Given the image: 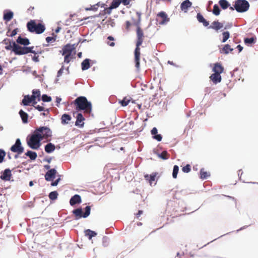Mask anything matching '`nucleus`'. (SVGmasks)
<instances>
[{
  "label": "nucleus",
  "instance_id": "f257e3e1",
  "mask_svg": "<svg viewBox=\"0 0 258 258\" xmlns=\"http://www.w3.org/2000/svg\"><path fill=\"white\" fill-rule=\"evenodd\" d=\"M137 40L136 43V48L135 50V62L137 70L139 72L140 70V46L142 44L144 40L145 35L143 29L138 26L136 29Z\"/></svg>",
  "mask_w": 258,
  "mask_h": 258
},
{
  "label": "nucleus",
  "instance_id": "f03ea898",
  "mask_svg": "<svg viewBox=\"0 0 258 258\" xmlns=\"http://www.w3.org/2000/svg\"><path fill=\"white\" fill-rule=\"evenodd\" d=\"M73 103L76 106V109L77 111L84 110L85 113L89 114L92 110L91 103L89 102L85 97H77Z\"/></svg>",
  "mask_w": 258,
  "mask_h": 258
},
{
  "label": "nucleus",
  "instance_id": "7ed1b4c3",
  "mask_svg": "<svg viewBox=\"0 0 258 258\" xmlns=\"http://www.w3.org/2000/svg\"><path fill=\"white\" fill-rule=\"evenodd\" d=\"M27 28L31 33L40 34L45 30V26L41 23H37L36 20H31L27 23Z\"/></svg>",
  "mask_w": 258,
  "mask_h": 258
},
{
  "label": "nucleus",
  "instance_id": "20e7f679",
  "mask_svg": "<svg viewBox=\"0 0 258 258\" xmlns=\"http://www.w3.org/2000/svg\"><path fill=\"white\" fill-rule=\"evenodd\" d=\"M75 44L72 45L70 44H68L63 47L62 54L64 55V62L68 63L71 61L72 59L75 58Z\"/></svg>",
  "mask_w": 258,
  "mask_h": 258
},
{
  "label": "nucleus",
  "instance_id": "39448f33",
  "mask_svg": "<svg viewBox=\"0 0 258 258\" xmlns=\"http://www.w3.org/2000/svg\"><path fill=\"white\" fill-rule=\"evenodd\" d=\"M41 139L40 136L36 133L35 130L33 134L27 139V143L29 147L32 149L37 150L41 145Z\"/></svg>",
  "mask_w": 258,
  "mask_h": 258
},
{
  "label": "nucleus",
  "instance_id": "423d86ee",
  "mask_svg": "<svg viewBox=\"0 0 258 258\" xmlns=\"http://www.w3.org/2000/svg\"><path fill=\"white\" fill-rule=\"evenodd\" d=\"M34 47H22L13 42V51L17 55H23L32 53L36 54V52L33 50Z\"/></svg>",
  "mask_w": 258,
  "mask_h": 258
},
{
  "label": "nucleus",
  "instance_id": "0eeeda50",
  "mask_svg": "<svg viewBox=\"0 0 258 258\" xmlns=\"http://www.w3.org/2000/svg\"><path fill=\"white\" fill-rule=\"evenodd\" d=\"M35 131L37 134H38L39 136H40L41 140H43V139H46L48 141L50 140L48 139L51 137L52 132L49 127L47 126L40 127L36 128Z\"/></svg>",
  "mask_w": 258,
  "mask_h": 258
},
{
  "label": "nucleus",
  "instance_id": "6e6552de",
  "mask_svg": "<svg viewBox=\"0 0 258 258\" xmlns=\"http://www.w3.org/2000/svg\"><path fill=\"white\" fill-rule=\"evenodd\" d=\"M234 7L237 12L243 13L248 10L249 4L246 0H237L235 2Z\"/></svg>",
  "mask_w": 258,
  "mask_h": 258
},
{
  "label": "nucleus",
  "instance_id": "1a4fd4ad",
  "mask_svg": "<svg viewBox=\"0 0 258 258\" xmlns=\"http://www.w3.org/2000/svg\"><path fill=\"white\" fill-rule=\"evenodd\" d=\"M91 207L90 206H86L85 208V212L83 213L82 209L78 208L73 211V213L74 214L76 219L78 220L81 218H86L90 214Z\"/></svg>",
  "mask_w": 258,
  "mask_h": 258
},
{
  "label": "nucleus",
  "instance_id": "9d476101",
  "mask_svg": "<svg viewBox=\"0 0 258 258\" xmlns=\"http://www.w3.org/2000/svg\"><path fill=\"white\" fill-rule=\"evenodd\" d=\"M10 150L12 152L16 153L18 155L21 154L24 152V149L22 146V144L20 139H17L16 140L15 144L11 147Z\"/></svg>",
  "mask_w": 258,
  "mask_h": 258
},
{
  "label": "nucleus",
  "instance_id": "9b49d317",
  "mask_svg": "<svg viewBox=\"0 0 258 258\" xmlns=\"http://www.w3.org/2000/svg\"><path fill=\"white\" fill-rule=\"evenodd\" d=\"M156 21L159 25H164L169 21V18L164 12H160L157 15Z\"/></svg>",
  "mask_w": 258,
  "mask_h": 258
},
{
  "label": "nucleus",
  "instance_id": "f8f14e48",
  "mask_svg": "<svg viewBox=\"0 0 258 258\" xmlns=\"http://www.w3.org/2000/svg\"><path fill=\"white\" fill-rule=\"evenodd\" d=\"M56 170L54 169L49 170L45 175V180L47 181H52L55 178L56 174Z\"/></svg>",
  "mask_w": 258,
  "mask_h": 258
},
{
  "label": "nucleus",
  "instance_id": "ddd939ff",
  "mask_svg": "<svg viewBox=\"0 0 258 258\" xmlns=\"http://www.w3.org/2000/svg\"><path fill=\"white\" fill-rule=\"evenodd\" d=\"M76 121L75 122V125L80 127H82L84 126L85 118L83 117V115L81 113H79L77 114L76 116Z\"/></svg>",
  "mask_w": 258,
  "mask_h": 258
},
{
  "label": "nucleus",
  "instance_id": "4468645a",
  "mask_svg": "<svg viewBox=\"0 0 258 258\" xmlns=\"http://www.w3.org/2000/svg\"><path fill=\"white\" fill-rule=\"evenodd\" d=\"M14 22L15 24H16L17 22L16 20H14V21H13L12 24L11 25H9L8 28V31L7 32L6 35L7 36L9 37H13L15 36L18 32V28H15L12 31H11V26L13 25Z\"/></svg>",
  "mask_w": 258,
  "mask_h": 258
},
{
  "label": "nucleus",
  "instance_id": "2eb2a0df",
  "mask_svg": "<svg viewBox=\"0 0 258 258\" xmlns=\"http://www.w3.org/2000/svg\"><path fill=\"white\" fill-rule=\"evenodd\" d=\"M224 70V67L222 64L219 62H217L214 64V67L212 69V71L214 73L222 74Z\"/></svg>",
  "mask_w": 258,
  "mask_h": 258
},
{
  "label": "nucleus",
  "instance_id": "dca6fc26",
  "mask_svg": "<svg viewBox=\"0 0 258 258\" xmlns=\"http://www.w3.org/2000/svg\"><path fill=\"white\" fill-rule=\"evenodd\" d=\"M210 80L215 84L220 83L222 81V77L221 74L213 73L210 76Z\"/></svg>",
  "mask_w": 258,
  "mask_h": 258
},
{
  "label": "nucleus",
  "instance_id": "f3484780",
  "mask_svg": "<svg viewBox=\"0 0 258 258\" xmlns=\"http://www.w3.org/2000/svg\"><path fill=\"white\" fill-rule=\"evenodd\" d=\"M81 197L79 195H75L71 198L70 204L71 206H74L77 204L81 203Z\"/></svg>",
  "mask_w": 258,
  "mask_h": 258
},
{
  "label": "nucleus",
  "instance_id": "a211bd4d",
  "mask_svg": "<svg viewBox=\"0 0 258 258\" xmlns=\"http://www.w3.org/2000/svg\"><path fill=\"white\" fill-rule=\"evenodd\" d=\"M12 176L11 171L10 169H6L3 175H1V178L4 180L8 181L10 180Z\"/></svg>",
  "mask_w": 258,
  "mask_h": 258
},
{
  "label": "nucleus",
  "instance_id": "6ab92c4d",
  "mask_svg": "<svg viewBox=\"0 0 258 258\" xmlns=\"http://www.w3.org/2000/svg\"><path fill=\"white\" fill-rule=\"evenodd\" d=\"M223 25L222 23L218 22V21H215L212 23L211 25L209 26V28L215 30L216 31H218L223 28Z\"/></svg>",
  "mask_w": 258,
  "mask_h": 258
},
{
  "label": "nucleus",
  "instance_id": "aec40b11",
  "mask_svg": "<svg viewBox=\"0 0 258 258\" xmlns=\"http://www.w3.org/2000/svg\"><path fill=\"white\" fill-rule=\"evenodd\" d=\"M192 5V3L189 0L183 1L180 5V9L185 12H187L188 8H190Z\"/></svg>",
  "mask_w": 258,
  "mask_h": 258
},
{
  "label": "nucleus",
  "instance_id": "412c9836",
  "mask_svg": "<svg viewBox=\"0 0 258 258\" xmlns=\"http://www.w3.org/2000/svg\"><path fill=\"white\" fill-rule=\"evenodd\" d=\"M121 3L120 0H113L110 7L106 9V13L109 14L110 13V10L113 9H115L117 8L119 5Z\"/></svg>",
  "mask_w": 258,
  "mask_h": 258
},
{
  "label": "nucleus",
  "instance_id": "4be33fe9",
  "mask_svg": "<svg viewBox=\"0 0 258 258\" xmlns=\"http://www.w3.org/2000/svg\"><path fill=\"white\" fill-rule=\"evenodd\" d=\"M151 134L153 136V138L156 140L157 141L160 142L162 139V137L160 134H157V129L156 127H154L152 128L151 131Z\"/></svg>",
  "mask_w": 258,
  "mask_h": 258
},
{
  "label": "nucleus",
  "instance_id": "5701e85b",
  "mask_svg": "<svg viewBox=\"0 0 258 258\" xmlns=\"http://www.w3.org/2000/svg\"><path fill=\"white\" fill-rule=\"evenodd\" d=\"M16 41L18 44L24 46H27L30 44L29 40L28 38H23L20 36L18 37Z\"/></svg>",
  "mask_w": 258,
  "mask_h": 258
},
{
  "label": "nucleus",
  "instance_id": "b1692460",
  "mask_svg": "<svg viewBox=\"0 0 258 258\" xmlns=\"http://www.w3.org/2000/svg\"><path fill=\"white\" fill-rule=\"evenodd\" d=\"M197 20L198 21L200 22V23H203V25L205 26V27H207L209 25V23L208 21H207L204 18V17L203 16V15L199 13L197 14Z\"/></svg>",
  "mask_w": 258,
  "mask_h": 258
},
{
  "label": "nucleus",
  "instance_id": "393cba45",
  "mask_svg": "<svg viewBox=\"0 0 258 258\" xmlns=\"http://www.w3.org/2000/svg\"><path fill=\"white\" fill-rule=\"evenodd\" d=\"M157 176V173H153L150 175L148 174H146L144 175V178L146 180H148L151 185L152 184V182L154 181L155 180V178Z\"/></svg>",
  "mask_w": 258,
  "mask_h": 258
},
{
  "label": "nucleus",
  "instance_id": "a878e982",
  "mask_svg": "<svg viewBox=\"0 0 258 258\" xmlns=\"http://www.w3.org/2000/svg\"><path fill=\"white\" fill-rule=\"evenodd\" d=\"M71 119V115L68 114H63L61 117V122L62 124H68Z\"/></svg>",
  "mask_w": 258,
  "mask_h": 258
},
{
  "label": "nucleus",
  "instance_id": "bb28decb",
  "mask_svg": "<svg viewBox=\"0 0 258 258\" xmlns=\"http://www.w3.org/2000/svg\"><path fill=\"white\" fill-rule=\"evenodd\" d=\"M55 149V147L53 144L49 143L45 146V151L47 153H50L54 151Z\"/></svg>",
  "mask_w": 258,
  "mask_h": 258
},
{
  "label": "nucleus",
  "instance_id": "cd10ccee",
  "mask_svg": "<svg viewBox=\"0 0 258 258\" xmlns=\"http://www.w3.org/2000/svg\"><path fill=\"white\" fill-rule=\"evenodd\" d=\"M233 50V49L231 48L229 44H226L224 47L220 50L221 53L228 54L229 52H231Z\"/></svg>",
  "mask_w": 258,
  "mask_h": 258
},
{
  "label": "nucleus",
  "instance_id": "c85d7f7f",
  "mask_svg": "<svg viewBox=\"0 0 258 258\" xmlns=\"http://www.w3.org/2000/svg\"><path fill=\"white\" fill-rule=\"evenodd\" d=\"M81 67L83 71L88 70L90 67L89 59L86 58L84 59L81 63Z\"/></svg>",
  "mask_w": 258,
  "mask_h": 258
},
{
  "label": "nucleus",
  "instance_id": "c756f323",
  "mask_svg": "<svg viewBox=\"0 0 258 258\" xmlns=\"http://www.w3.org/2000/svg\"><path fill=\"white\" fill-rule=\"evenodd\" d=\"M19 114L21 117L23 122L24 123H27L28 117V114L24 112L23 110H20L19 111Z\"/></svg>",
  "mask_w": 258,
  "mask_h": 258
},
{
  "label": "nucleus",
  "instance_id": "7c9ffc66",
  "mask_svg": "<svg viewBox=\"0 0 258 258\" xmlns=\"http://www.w3.org/2000/svg\"><path fill=\"white\" fill-rule=\"evenodd\" d=\"M13 13L11 11H9L6 13H4L3 18L6 22H8L13 18Z\"/></svg>",
  "mask_w": 258,
  "mask_h": 258
},
{
  "label": "nucleus",
  "instance_id": "2f4dec72",
  "mask_svg": "<svg viewBox=\"0 0 258 258\" xmlns=\"http://www.w3.org/2000/svg\"><path fill=\"white\" fill-rule=\"evenodd\" d=\"M85 235L88 237L89 239H91L93 237L95 236L97 234L95 231H92L90 229H87L85 231Z\"/></svg>",
  "mask_w": 258,
  "mask_h": 258
},
{
  "label": "nucleus",
  "instance_id": "473e14b6",
  "mask_svg": "<svg viewBox=\"0 0 258 258\" xmlns=\"http://www.w3.org/2000/svg\"><path fill=\"white\" fill-rule=\"evenodd\" d=\"M25 155L27 156H28L30 158V159H31L32 160H35L37 157V153L35 152H33L31 151H28L25 153Z\"/></svg>",
  "mask_w": 258,
  "mask_h": 258
},
{
  "label": "nucleus",
  "instance_id": "72a5a7b5",
  "mask_svg": "<svg viewBox=\"0 0 258 258\" xmlns=\"http://www.w3.org/2000/svg\"><path fill=\"white\" fill-rule=\"evenodd\" d=\"M219 4L223 9H226L229 6V4L226 0H220Z\"/></svg>",
  "mask_w": 258,
  "mask_h": 258
},
{
  "label": "nucleus",
  "instance_id": "f704fd0d",
  "mask_svg": "<svg viewBox=\"0 0 258 258\" xmlns=\"http://www.w3.org/2000/svg\"><path fill=\"white\" fill-rule=\"evenodd\" d=\"M255 41L256 39L254 37L245 38L244 39V42L245 44L247 45L254 44L255 43Z\"/></svg>",
  "mask_w": 258,
  "mask_h": 258
},
{
  "label": "nucleus",
  "instance_id": "c9c22d12",
  "mask_svg": "<svg viewBox=\"0 0 258 258\" xmlns=\"http://www.w3.org/2000/svg\"><path fill=\"white\" fill-rule=\"evenodd\" d=\"M22 103L24 105H28L30 103H31L30 96L26 95L24 96V98L22 100Z\"/></svg>",
  "mask_w": 258,
  "mask_h": 258
},
{
  "label": "nucleus",
  "instance_id": "e433bc0d",
  "mask_svg": "<svg viewBox=\"0 0 258 258\" xmlns=\"http://www.w3.org/2000/svg\"><path fill=\"white\" fill-rule=\"evenodd\" d=\"M130 102V99L127 97H125L122 100L119 101V103L122 106H127Z\"/></svg>",
  "mask_w": 258,
  "mask_h": 258
},
{
  "label": "nucleus",
  "instance_id": "4c0bfd02",
  "mask_svg": "<svg viewBox=\"0 0 258 258\" xmlns=\"http://www.w3.org/2000/svg\"><path fill=\"white\" fill-rule=\"evenodd\" d=\"M212 12L214 15L216 16H218L220 13L221 10L219 6L215 4L213 7Z\"/></svg>",
  "mask_w": 258,
  "mask_h": 258
},
{
  "label": "nucleus",
  "instance_id": "58836bf2",
  "mask_svg": "<svg viewBox=\"0 0 258 258\" xmlns=\"http://www.w3.org/2000/svg\"><path fill=\"white\" fill-rule=\"evenodd\" d=\"M58 193L56 191H51L49 194V198L51 200H55L57 198Z\"/></svg>",
  "mask_w": 258,
  "mask_h": 258
},
{
  "label": "nucleus",
  "instance_id": "ea45409f",
  "mask_svg": "<svg viewBox=\"0 0 258 258\" xmlns=\"http://www.w3.org/2000/svg\"><path fill=\"white\" fill-rule=\"evenodd\" d=\"M200 175L202 179H206L209 176L208 173L204 169H202L200 170Z\"/></svg>",
  "mask_w": 258,
  "mask_h": 258
},
{
  "label": "nucleus",
  "instance_id": "a19ab883",
  "mask_svg": "<svg viewBox=\"0 0 258 258\" xmlns=\"http://www.w3.org/2000/svg\"><path fill=\"white\" fill-rule=\"evenodd\" d=\"M158 156L162 159L166 160L169 158L167 151H163L161 154H158Z\"/></svg>",
  "mask_w": 258,
  "mask_h": 258
},
{
  "label": "nucleus",
  "instance_id": "79ce46f5",
  "mask_svg": "<svg viewBox=\"0 0 258 258\" xmlns=\"http://www.w3.org/2000/svg\"><path fill=\"white\" fill-rule=\"evenodd\" d=\"M223 35V39L222 42H225L229 38L230 34L228 31H225L222 33Z\"/></svg>",
  "mask_w": 258,
  "mask_h": 258
},
{
  "label": "nucleus",
  "instance_id": "37998d69",
  "mask_svg": "<svg viewBox=\"0 0 258 258\" xmlns=\"http://www.w3.org/2000/svg\"><path fill=\"white\" fill-rule=\"evenodd\" d=\"M100 6L99 3L96 4V5H94L92 6H91L90 8H86L85 10L86 11H96L98 9V7Z\"/></svg>",
  "mask_w": 258,
  "mask_h": 258
},
{
  "label": "nucleus",
  "instance_id": "c03bdc74",
  "mask_svg": "<svg viewBox=\"0 0 258 258\" xmlns=\"http://www.w3.org/2000/svg\"><path fill=\"white\" fill-rule=\"evenodd\" d=\"M32 94L36 96L38 101L40 100V91L39 89H35L32 91Z\"/></svg>",
  "mask_w": 258,
  "mask_h": 258
},
{
  "label": "nucleus",
  "instance_id": "a18cd8bd",
  "mask_svg": "<svg viewBox=\"0 0 258 258\" xmlns=\"http://www.w3.org/2000/svg\"><path fill=\"white\" fill-rule=\"evenodd\" d=\"M179 168L177 165H174L173 167L172 176L174 178H177V173L178 172Z\"/></svg>",
  "mask_w": 258,
  "mask_h": 258
},
{
  "label": "nucleus",
  "instance_id": "49530a36",
  "mask_svg": "<svg viewBox=\"0 0 258 258\" xmlns=\"http://www.w3.org/2000/svg\"><path fill=\"white\" fill-rule=\"evenodd\" d=\"M43 102H50L51 101V98L50 96H47L46 94H44L42 96L41 98Z\"/></svg>",
  "mask_w": 258,
  "mask_h": 258
},
{
  "label": "nucleus",
  "instance_id": "de8ad7c7",
  "mask_svg": "<svg viewBox=\"0 0 258 258\" xmlns=\"http://www.w3.org/2000/svg\"><path fill=\"white\" fill-rule=\"evenodd\" d=\"M6 155V153L5 151L2 149H0V163H2L4 161Z\"/></svg>",
  "mask_w": 258,
  "mask_h": 258
},
{
  "label": "nucleus",
  "instance_id": "09e8293b",
  "mask_svg": "<svg viewBox=\"0 0 258 258\" xmlns=\"http://www.w3.org/2000/svg\"><path fill=\"white\" fill-rule=\"evenodd\" d=\"M190 166L189 164H187L182 168V171L184 173H188L190 172Z\"/></svg>",
  "mask_w": 258,
  "mask_h": 258
},
{
  "label": "nucleus",
  "instance_id": "8fccbe9b",
  "mask_svg": "<svg viewBox=\"0 0 258 258\" xmlns=\"http://www.w3.org/2000/svg\"><path fill=\"white\" fill-rule=\"evenodd\" d=\"M34 106L36 109H37L39 111H46L47 113H49V110L48 109L45 110V108L42 106L37 105H34Z\"/></svg>",
  "mask_w": 258,
  "mask_h": 258
},
{
  "label": "nucleus",
  "instance_id": "3c124183",
  "mask_svg": "<svg viewBox=\"0 0 258 258\" xmlns=\"http://www.w3.org/2000/svg\"><path fill=\"white\" fill-rule=\"evenodd\" d=\"M30 98L31 102L33 103V105H35L37 103V102L35 101V100L37 99L36 96H35L34 94H32L31 96H30Z\"/></svg>",
  "mask_w": 258,
  "mask_h": 258
},
{
  "label": "nucleus",
  "instance_id": "603ef678",
  "mask_svg": "<svg viewBox=\"0 0 258 258\" xmlns=\"http://www.w3.org/2000/svg\"><path fill=\"white\" fill-rule=\"evenodd\" d=\"M46 41L47 43H49L51 41H55V39L53 37H47L46 38Z\"/></svg>",
  "mask_w": 258,
  "mask_h": 258
},
{
  "label": "nucleus",
  "instance_id": "864d4df0",
  "mask_svg": "<svg viewBox=\"0 0 258 258\" xmlns=\"http://www.w3.org/2000/svg\"><path fill=\"white\" fill-rule=\"evenodd\" d=\"M121 3L124 6H127L130 4V0H120Z\"/></svg>",
  "mask_w": 258,
  "mask_h": 258
},
{
  "label": "nucleus",
  "instance_id": "5fc2aeb1",
  "mask_svg": "<svg viewBox=\"0 0 258 258\" xmlns=\"http://www.w3.org/2000/svg\"><path fill=\"white\" fill-rule=\"evenodd\" d=\"M6 49L7 50H11L12 49L13 51V42L12 43V44L10 43V44L8 46H6L5 47Z\"/></svg>",
  "mask_w": 258,
  "mask_h": 258
},
{
  "label": "nucleus",
  "instance_id": "6e6d98bb",
  "mask_svg": "<svg viewBox=\"0 0 258 258\" xmlns=\"http://www.w3.org/2000/svg\"><path fill=\"white\" fill-rule=\"evenodd\" d=\"M60 179L59 178L57 179L54 182H51V185L52 186H56L58 184V183L59 181H60Z\"/></svg>",
  "mask_w": 258,
  "mask_h": 258
},
{
  "label": "nucleus",
  "instance_id": "4d7b16f0",
  "mask_svg": "<svg viewBox=\"0 0 258 258\" xmlns=\"http://www.w3.org/2000/svg\"><path fill=\"white\" fill-rule=\"evenodd\" d=\"M63 66H62L61 69L58 71L57 72V76L58 77H60L62 73H63Z\"/></svg>",
  "mask_w": 258,
  "mask_h": 258
},
{
  "label": "nucleus",
  "instance_id": "13d9d810",
  "mask_svg": "<svg viewBox=\"0 0 258 258\" xmlns=\"http://www.w3.org/2000/svg\"><path fill=\"white\" fill-rule=\"evenodd\" d=\"M242 173H243V171H242L241 169H240L238 171V174L239 176V178H240V180H242Z\"/></svg>",
  "mask_w": 258,
  "mask_h": 258
},
{
  "label": "nucleus",
  "instance_id": "bf43d9fd",
  "mask_svg": "<svg viewBox=\"0 0 258 258\" xmlns=\"http://www.w3.org/2000/svg\"><path fill=\"white\" fill-rule=\"evenodd\" d=\"M143 212L142 210H139L138 212L136 214L137 218H139V217L143 214Z\"/></svg>",
  "mask_w": 258,
  "mask_h": 258
},
{
  "label": "nucleus",
  "instance_id": "052dcab7",
  "mask_svg": "<svg viewBox=\"0 0 258 258\" xmlns=\"http://www.w3.org/2000/svg\"><path fill=\"white\" fill-rule=\"evenodd\" d=\"M236 48L238 49L239 52H241L243 49V47L240 45H238Z\"/></svg>",
  "mask_w": 258,
  "mask_h": 258
},
{
  "label": "nucleus",
  "instance_id": "680f3d73",
  "mask_svg": "<svg viewBox=\"0 0 258 258\" xmlns=\"http://www.w3.org/2000/svg\"><path fill=\"white\" fill-rule=\"evenodd\" d=\"M61 99L60 98L56 97V103H57L56 105H57V106H58V104H59V103H60V102L61 101Z\"/></svg>",
  "mask_w": 258,
  "mask_h": 258
},
{
  "label": "nucleus",
  "instance_id": "e2e57ef3",
  "mask_svg": "<svg viewBox=\"0 0 258 258\" xmlns=\"http://www.w3.org/2000/svg\"><path fill=\"white\" fill-rule=\"evenodd\" d=\"M33 60L35 62H38L39 61L38 56H34L33 57Z\"/></svg>",
  "mask_w": 258,
  "mask_h": 258
},
{
  "label": "nucleus",
  "instance_id": "0e129e2a",
  "mask_svg": "<svg viewBox=\"0 0 258 258\" xmlns=\"http://www.w3.org/2000/svg\"><path fill=\"white\" fill-rule=\"evenodd\" d=\"M131 26V23L129 21L126 22V28L128 29Z\"/></svg>",
  "mask_w": 258,
  "mask_h": 258
},
{
  "label": "nucleus",
  "instance_id": "69168bd1",
  "mask_svg": "<svg viewBox=\"0 0 258 258\" xmlns=\"http://www.w3.org/2000/svg\"><path fill=\"white\" fill-rule=\"evenodd\" d=\"M107 44H108V45H109V46H112V47H113L115 45V43L113 42H112L111 43L108 42Z\"/></svg>",
  "mask_w": 258,
  "mask_h": 258
},
{
  "label": "nucleus",
  "instance_id": "338daca9",
  "mask_svg": "<svg viewBox=\"0 0 258 258\" xmlns=\"http://www.w3.org/2000/svg\"><path fill=\"white\" fill-rule=\"evenodd\" d=\"M107 39L110 41H113L114 40V38L111 36H108Z\"/></svg>",
  "mask_w": 258,
  "mask_h": 258
},
{
  "label": "nucleus",
  "instance_id": "774afa93",
  "mask_svg": "<svg viewBox=\"0 0 258 258\" xmlns=\"http://www.w3.org/2000/svg\"><path fill=\"white\" fill-rule=\"evenodd\" d=\"M45 168L46 169H49L50 168V166L49 165H45Z\"/></svg>",
  "mask_w": 258,
  "mask_h": 258
}]
</instances>
